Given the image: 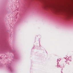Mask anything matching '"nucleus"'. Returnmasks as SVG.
Listing matches in <instances>:
<instances>
[{
	"label": "nucleus",
	"instance_id": "f257e3e1",
	"mask_svg": "<svg viewBox=\"0 0 73 73\" xmlns=\"http://www.w3.org/2000/svg\"><path fill=\"white\" fill-rule=\"evenodd\" d=\"M61 73H62V71H61Z\"/></svg>",
	"mask_w": 73,
	"mask_h": 73
}]
</instances>
